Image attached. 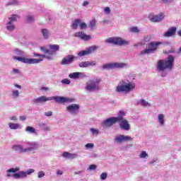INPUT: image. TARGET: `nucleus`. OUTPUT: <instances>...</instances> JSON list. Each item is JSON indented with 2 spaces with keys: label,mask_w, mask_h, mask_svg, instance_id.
<instances>
[{
  "label": "nucleus",
  "mask_w": 181,
  "mask_h": 181,
  "mask_svg": "<svg viewBox=\"0 0 181 181\" xmlns=\"http://www.w3.org/2000/svg\"><path fill=\"white\" fill-rule=\"evenodd\" d=\"M37 175L38 178L42 179V177H45V173L44 171H40L38 172Z\"/></svg>",
  "instance_id": "49530a36"
},
{
  "label": "nucleus",
  "mask_w": 181,
  "mask_h": 181,
  "mask_svg": "<svg viewBox=\"0 0 181 181\" xmlns=\"http://www.w3.org/2000/svg\"><path fill=\"white\" fill-rule=\"evenodd\" d=\"M97 169V165L93 164V165H90L88 170H95Z\"/></svg>",
  "instance_id": "de8ad7c7"
},
{
  "label": "nucleus",
  "mask_w": 181,
  "mask_h": 181,
  "mask_svg": "<svg viewBox=\"0 0 181 181\" xmlns=\"http://www.w3.org/2000/svg\"><path fill=\"white\" fill-rule=\"evenodd\" d=\"M97 25V21H95V19L92 20L90 23H89V26L90 28V29L93 30V29H94V28H95V25Z\"/></svg>",
  "instance_id": "4c0bfd02"
},
{
  "label": "nucleus",
  "mask_w": 181,
  "mask_h": 181,
  "mask_svg": "<svg viewBox=\"0 0 181 181\" xmlns=\"http://www.w3.org/2000/svg\"><path fill=\"white\" fill-rule=\"evenodd\" d=\"M78 78H86L87 74L84 72H78Z\"/></svg>",
  "instance_id": "a19ab883"
},
{
  "label": "nucleus",
  "mask_w": 181,
  "mask_h": 181,
  "mask_svg": "<svg viewBox=\"0 0 181 181\" xmlns=\"http://www.w3.org/2000/svg\"><path fill=\"white\" fill-rule=\"evenodd\" d=\"M56 174L58 176H61L62 175H63V171L62 170H57Z\"/></svg>",
  "instance_id": "13d9d810"
},
{
  "label": "nucleus",
  "mask_w": 181,
  "mask_h": 181,
  "mask_svg": "<svg viewBox=\"0 0 181 181\" xmlns=\"http://www.w3.org/2000/svg\"><path fill=\"white\" fill-rule=\"evenodd\" d=\"M104 11L106 13V15H110V13H111V8H110V7H105Z\"/></svg>",
  "instance_id": "09e8293b"
},
{
  "label": "nucleus",
  "mask_w": 181,
  "mask_h": 181,
  "mask_svg": "<svg viewBox=\"0 0 181 181\" xmlns=\"http://www.w3.org/2000/svg\"><path fill=\"white\" fill-rule=\"evenodd\" d=\"M75 37H80L82 40H90L91 36L86 35L83 32H78L74 34Z\"/></svg>",
  "instance_id": "412c9836"
},
{
  "label": "nucleus",
  "mask_w": 181,
  "mask_h": 181,
  "mask_svg": "<svg viewBox=\"0 0 181 181\" xmlns=\"http://www.w3.org/2000/svg\"><path fill=\"white\" fill-rule=\"evenodd\" d=\"M106 43H112V45H118L119 46H127L129 45V41L124 40L119 37H113L107 38Z\"/></svg>",
  "instance_id": "9d476101"
},
{
  "label": "nucleus",
  "mask_w": 181,
  "mask_h": 181,
  "mask_svg": "<svg viewBox=\"0 0 181 181\" xmlns=\"http://www.w3.org/2000/svg\"><path fill=\"white\" fill-rule=\"evenodd\" d=\"M40 50L43 52V53L47 54L49 53V49H46L45 47H41Z\"/></svg>",
  "instance_id": "864d4df0"
},
{
  "label": "nucleus",
  "mask_w": 181,
  "mask_h": 181,
  "mask_svg": "<svg viewBox=\"0 0 181 181\" xmlns=\"http://www.w3.org/2000/svg\"><path fill=\"white\" fill-rule=\"evenodd\" d=\"M148 19L151 22H162V21H163V19H165V14H163V13H160L157 15L151 13L148 16Z\"/></svg>",
  "instance_id": "ddd939ff"
},
{
  "label": "nucleus",
  "mask_w": 181,
  "mask_h": 181,
  "mask_svg": "<svg viewBox=\"0 0 181 181\" xmlns=\"http://www.w3.org/2000/svg\"><path fill=\"white\" fill-rule=\"evenodd\" d=\"M129 67V64L124 62H112L103 65V70H112L114 69H127Z\"/></svg>",
  "instance_id": "6e6552de"
},
{
  "label": "nucleus",
  "mask_w": 181,
  "mask_h": 181,
  "mask_svg": "<svg viewBox=\"0 0 181 181\" xmlns=\"http://www.w3.org/2000/svg\"><path fill=\"white\" fill-rule=\"evenodd\" d=\"M162 42H151L148 45V49L142 50L141 54H149L151 53H154L158 50V47L163 45Z\"/></svg>",
  "instance_id": "1a4fd4ad"
},
{
  "label": "nucleus",
  "mask_w": 181,
  "mask_h": 181,
  "mask_svg": "<svg viewBox=\"0 0 181 181\" xmlns=\"http://www.w3.org/2000/svg\"><path fill=\"white\" fill-rule=\"evenodd\" d=\"M135 83L134 81H130L128 79H121L115 88L116 93H123V94H129L135 90Z\"/></svg>",
  "instance_id": "7ed1b4c3"
},
{
  "label": "nucleus",
  "mask_w": 181,
  "mask_h": 181,
  "mask_svg": "<svg viewBox=\"0 0 181 181\" xmlns=\"http://www.w3.org/2000/svg\"><path fill=\"white\" fill-rule=\"evenodd\" d=\"M97 49H98V47L97 46L88 47L86 50L79 52L78 53V56H79V57H83V56H87V54H90V53H93V52H95V50H97Z\"/></svg>",
  "instance_id": "dca6fc26"
},
{
  "label": "nucleus",
  "mask_w": 181,
  "mask_h": 181,
  "mask_svg": "<svg viewBox=\"0 0 181 181\" xmlns=\"http://www.w3.org/2000/svg\"><path fill=\"white\" fill-rule=\"evenodd\" d=\"M34 56L35 57H40V59H30V58H26L23 57H16V56H13V59L14 60H18V62H21V63H25V64H37L42 62H43V57H46V55L45 54H40L37 53H34Z\"/></svg>",
  "instance_id": "423d86ee"
},
{
  "label": "nucleus",
  "mask_w": 181,
  "mask_h": 181,
  "mask_svg": "<svg viewBox=\"0 0 181 181\" xmlns=\"http://www.w3.org/2000/svg\"><path fill=\"white\" fill-rule=\"evenodd\" d=\"M41 90H42V91H49V88H47V87H42Z\"/></svg>",
  "instance_id": "0e129e2a"
},
{
  "label": "nucleus",
  "mask_w": 181,
  "mask_h": 181,
  "mask_svg": "<svg viewBox=\"0 0 181 181\" xmlns=\"http://www.w3.org/2000/svg\"><path fill=\"white\" fill-rule=\"evenodd\" d=\"M66 111L71 115H77L80 112V105L76 103L71 104L66 106Z\"/></svg>",
  "instance_id": "f8f14e48"
},
{
  "label": "nucleus",
  "mask_w": 181,
  "mask_h": 181,
  "mask_svg": "<svg viewBox=\"0 0 181 181\" xmlns=\"http://www.w3.org/2000/svg\"><path fill=\"white\" fill-rule=\"evenodd\" d=\"M97 62L95 61H85L79 63L78 66L81 69H84L86 67H90V66H96Z\"/></svg>",
  "instance_id": "6ab92c4d"
},
{
  "label": "nucleus",
  "mask_w": 181,
  "mask_h": 181,
  "mask_svg": "<svg viewBox=\"0 0 181 181\" xmlns=\"http://www.w3.org/2000/svg\"><path fill=\"white\" fill-rule=\"evenodd\" d=\"M44 115H45V117H52L53 115V112L52 111H48L44 113Z\"/></svg>",
  "instance_id": "3c124183"
},
{
  "label": "nucleus",
  "mask_w": 181,
  "mask_h": 181,
  "mask_svg": "<svg viewBox=\"0 0 181 181\" xmlns=\"http://www.w3.org/2000/svg\"><path fill=\"white\" fill-rule=\"evenodd\" d=\"M158 162V158H153L148 163V165H153Z\"/></svg>",
  "instance_id": "6e6d98bb"
},
{
  "label": "nucleus",
  "mask_w": 181,
  "mask_h": 181,
  "mask_svg": "<svg viewBox=\"0 0 181 181\" xmlns=\"http://www.w3.org/2000/svg\"><path fill=\"white\" fill-rule=\"evenodd\" d=\"M8 127L10 128V129H21L22 125H21V124L19 123L9 122Z\"/></svg>",
  "instance_id": "5701e85b"
},
{
  "label": "nucleus",
  "mask_w": 181,
  "mask_h": 181,
  "mask_svg": "<svg viewBox=\"0 0 181 181\" xmlns=\"http://www.w3.org/2000/svg\"><path fill=\"white\" fill-rule=\"evenodd\" d=\"M100 83H101V78L96 77L93 79H89L86 83L85 90L87 93H94L100 90Z\"/></svg>",
  "instance_id": "0eeeda50"
},
{
  "label": "nucleus",
  "mask_w": 181,
  "mask_h": 181,
  "mask_svg": "<svg viewBox=\"0 0 181 181\" xmlns=\"http://www.w3.org/2000/svg\"><path fill=\"white\" fill-rule=\"evenodd\" d=\"M35 19L36 18H35V16H32V15L27 16V21L29 23L35 22Z\"/></svg>",
  "instance_id": "58836bf2"
},
{
  "label": "nucleus",
  "mask_w": 181,
  "mask_h": 181,
  "mask_svg": "<svg viewBox=\"0 0 181 181\" xmlns=\"http://www.w3.org/2000/svg\"><path fill=\"white\" fill-rule=\"evenodd\" d=\"M14 87H16V88H18V90H22V86L18 83L14 84Z\"/></svg>",
  "instance_id": "bf43d9fd"
},
{
  "label": "nucleus",
  "mask_w": 181,
  "mask_h": 181,
  "mask_svg": "<svg viewBox=\"0 0 181 181\" xmlns=\"http://www.w3.org/2000/svg\"><path fill=\"white\" fill-rule=\"evenodd\" d=\"M8 5H18V0H11Z\"/></svg>",
  "instance_id": "8fccbe9b"
},
{
  "label": "nucleus",
  "mask_w": 181,
  "mask_h": 181,
  "mask_svg": "<svg viewBox=\"0 0 181 181\" xmlns=\"http://www.w3.org/2000/svg\"><path fill=\"white\" fill-rule=\"evenodd\" d=\"M80 29H87V24L86 23H80L79 24Z\"/></svg>",
  "instance_id": "a18cd8bd"
},
{
  "label": "nucleus",
  "mask_w": 181,
  "mask_h": 181,
  "mask_svg": "<svg viewBox=\"0 0 181 181\" xmlns=\"http://www.w3.org/2000/svg\"><path fill=\"white\" fill-rule=\"evenodd\" d=\"M69 78H73L74 80H76L78 78V72H74L69 75Z\"/></svg>",
  "instance_id": "c9c22d12"
},
{
  "label": "nucleus",
  "mask_w": 181,
  "mask_h": 181,
  "mask_svg": "<svg viewBox=\"0 0 181 181\" xmlns=\"http://www.w3.org/2000/svg\"><path fill=\"white\" fill-rule=\"evenodd\" d=\"M80 23H81V19H76L72 22V29H77L78 26H80Z\"/></svg>",
  "instance_id": "c85d7f7f"
},
{
  "label": "nucleus",
  "mask_w": 181,
  "mask_h": 181,
  "mask_svg": "<svg viewBox=\"0 0 181 181\" xmlns=\"http://www.w3.org/2000/svg\"><path fill=\"white\" fill-rule=\"evenodd\" d=\"M6 29L8 32H13V30L16 29V27L15 26V24L13 23H10L9 21H8L6 25Z\"/></svg>",
  "instance_id": "393cba45"
},
{
  "label": "nucleus",
  "mask_w": 181,
  "mask_h": 181,
  "mask_svg": "<svg viewBox=\"0 0 181 181\" xmlns=\"http://www.w3.org/2000/svg\"><path fill=\"white\" fill-rule=\"evenodd\" d=\"M13 74H21V70L13 68Z\"/></svg>",
  "instance_id": "603ef678"
},
{
  "label": "nucleus",
  "mask_w": 181,
  "mask_h": 181,
  "mask_svg": "<svg viewBox=\"0 0 181 181\" xmlns=\"http://www.w3.org/2000/svg\"><path fill=\"white\" fill-rule=\"evenodd\" d=\"M88 4H90V3H88V1H83V6H87V5H88Z\"/></svg>",
  "instance_id": "774afa93"
},
{
  "label": "nucleus",
  "mask_w": 181,
  "mask_h": 181,
  "mask_svg": "<svg viewBox=\"0 0 181 181\" xmlns=\"http://www.w3.org/2000/svg\"><path fill=\"white\" fill-rule=\"evenodd\" d=\"M49 49L56 53V52L59 50L60 46H59V45H49Z\"/></svg>",
  "instance_id": "f704fd0d"
},
{
  "label": "nucleus",
  "mask_w": 181,
  "mask_h": 181,
  "mask_svg": "<svg viewBox=\"0 0 181 181\" xmlns=\"http://www.w3.org/2000/svg\"><path fill=\"white\" fill-rule=\"evenodd\" d=\"M138 104H139V105H141V107H151V104H149L148 102H146V100L144 99H141L140 100H139Z\"/></svg>",
  "instance_id": "7c9ffc66"
},
{
  "label": "nucleus",
  "mask_w": 181,
  "mask_h": 181,
  "mask_svg": "<svg viewBox=\"0 0 181 181\" xmlns=\"http://www.w3.org/2000/svg\"><path fill=\"white\" fill-rule=\"evenodd\" d=\"M47 54H56V52L54 51H51V50H49V52H47Z\"/></svg>",
  "instance_id": "338daca9"
},
{
  "label": "nucleus",
  "mask_w": 181,
  "mask_h": 181,
  "mask_svg": "<svg viewBox=\"0 0 181 181\" xmlns=\"http://www.w3.org/2000/svg\"><path fill=\"white\" fill-rule=\"evenodd\" d=\"M163 4H170L172 2V0H161Z\"/></svg>",
  "instance_id": "680f3d73"
},
{
  "label": "nucleus",
  "mask_w": 181,
  "mask_h": 181,
  "mask_svg": "<svg viewBox=\"0 0 181 181\" xmlns=\"http://www.w3.org/2000/svg\"><path fill=\"white\" fill-rule=\"evenodd\" d=\"M117 119L115 118V117L107 118L103 122L102 125H103L105 128H110V127H112L114 124H117V122H118Z\"/></svg>",
  "instance_id": "2eb2a0df"
},
{
  "label": "nucleus",
  "mask_w": 181,
  "mask_h": 181,
  "mask_svg": "<svg viewBox=\"0 0 181 181\" xmlns=\"http://www.w3.org/2000/svg\"><path fill=\"white\" fill-rule=\"evenodd\" d=\"M90 132H91L92 135H99L100 134V130L94 128L90 129Z\"/></svg>",
  "instance_id": "e433bc0d"
},
{
  "label": "nucleus",
  "mask_w": 181,
  "mask_h": 181,
  "mask_svg": "<svg viewBox=\"0 0 181 181\" xmlns=\"http://www.w3.org/2000/svg\"><path fill=\"white\" fill-rule=\"evenodd\" d=\"M39 127L40 129H42V131H45V132H48L49 131H52V127L50 126L47 125L45 123L41 122L39 124Z\"/></svg>",
  "instance_id": "b1692460"
},
{
  "label": "nucleus",
  "mask_w": 181,
  "mask_h": 181,
  "mask_svg": "<svg viewBox=\"0 0 181 181\" xmlns=\"http://www.w3.org/2000/svg\"><path fill=\"white\" fill-rule=\"evenodd\" d=\"M76 158H78V154L70 153L69 157L68 159H76Z\"/></svg>",
  "instance_id": "79ce46f5"
},
{
  "label": "nucleus",
  "mask_w": 181,
  "mask_h": 181,
  "mask_svg": "<svg viewBox=\"0 0 181 181\" xmlns=\"http://www.w3.org/2000/svg\"><path fill=\"white\" fill-rule=\"evenodd\" d=\"M41 33L42 35L43 39L47 40L50 37V31L46 28L41 30Z\"/></svg>",
  "instance_id": "a878e982"
},
{
  "label": "nucleus",
  "mask_w": 181,
  "mask_h": 181,
  "mask_svg": "<svg viewBox=\"0 0 181 181\" xmlns=\"http://www.w3.org/2000/svg\"><path fill=\"white\" fill-rule=\"evenodd\" d=\"M143 40H151V36L147 35L144 37Z\"/></svg>",
  "instance_id": "69168bd1"
},
{
  "label": "nucleus",
  "mask_w": 181,
  "mask_h": 181,
  "mask_svg": "<svg viewBox=\"0 0 181 181\" xmlns=\"http://www.w3.org/2000/svg\"><path fill=\"white\" fill-rule=\"evenodd\" d=\"M21 167L12 168L6 171L7 177H13L14 179H25L28 176L35 173V169L29 168L25 171H20ZM20 171V172H19ZM16 172H19L16 173ZM14 173V174H11Z\"/></svg>",
  "instance_id": "20e7f679"
},
{
  "label": "nucleus",
  "mask_w": 181,
  "mask_h": 181,
  "mask_svg": "<svg viewBox=\"0 0 181 181\" xmlns=\"http://www.w3.org/2000/svg\"><path fill=\"white\" fill-rule=\"evenodd\" d=\"M47 59L48 60H53V57H50V56H46L45 57H43V59Z\"/></svg>",
  "instance_id": "e2e57ef3"
},
{
  "label": "nucleus",
  "mask_w": 181,
  "mask_h": 181,
  "mask_svg": "<svg viewBox=\"0 0 181 181\" xmlns=\"http://www.w3.org/2000/svg\"><path fill=\"white\" fill-rule=\"evenodd\" d=\"M14 54H16L17 56H21L22 57H23V56H25V52L21 49H16L13 51Z\"/></svg>",
  "instance_id": "72a5a7b5"
},
{
  "label": "nucleus",
  "mask_w": 181,
  "mask_h": 181,
  "mask_svg": "<svg viewBox=\"0 0 181 181\" xmlns=\"http://www.w3.org/2000/svg\"><path fill=\"white\" fill-rule=\"evenodd\" d=\"M63 158H66L67 159H69V156H70V153L69 152H64L62 154Z\"/></svg>",
  "instance_id": "5fc2aeb1"
},
{
  "label": "nucleus",
  "mask_w": 181,
  "mask_h": 181,
  "mask_svg": "<svg viewBox=\"0 0 181 181\" xmlns=\"http://www.w3.org/2000/svg\"><path fill=\"white\" fill-rule=\"evenodd\" d=\"M11 97L13 100H16L21 97V91L19 90L11 88Z\"/></svg>",
  "instance_id": "4be33fe9"
},
{
  "label": "nucleus",
  "mask_w": 181,
  "mask_h": 181,
  "mask_svg": "<svg viewBox=\"0 0 181 181\" xmlns=\"http://www.w3.org/2000/svg\"><path fill=\"white\" fill-rule=\"evenodd\" d=\"M10 121H18V117L16 116H11L9 117Z\"/></svg>",
  "instance_id": "4d7b16f0"
},
{
  "label": "nucleus",
  "mask_w": 181,
  "mask_h": 181,
  "mask_svg": "<svg viewBox=\"0 0 181 181\" xmlns=\"http://www.w3.org/2000/svg\"><path fill=\"white\" fill-rule=\"evenodd\" d=\"M19 19V16L13 14L10 18H8V22L11 23H13V22H16Z\"/></svg>",
  "instance_id": "c756f323"
},
{
  "label": "nucleus",
  "mask_w": 181,
  "mask_h": 181,
  "mask_svg": "<svg viewBox=\"0 0 181 181\" xmlns=\"http://www.w3.org/2000/svg\"><path fill=\"white\" fill-rule=\"evenodd\" d=\"M176 30L177 28L176 27H170L167 32L163 34L164 37H171L176 35Z\"/></svg>",
  "instance_id": "aec40b11"
},
{
  "label": "nucleus",
  "mask_w": 181,
  "mask_h": 181,
  "mask_svg": "<svg viewBox=\"0 0 181 181\" xmlns=\"http://www.w3.org/2000/svg\"><path fill=\"white\" fill-rule=\"evenodd\" d=\"M139 158L140 159H148L149 158V155L148 154V153H146V151H142L140 152Z\"/></svg>",
  "instance_id": "cd10ccee"
},
{
  "label": "nucleus",
  "mask_w": 181,
  "mask_h": 181,
  "mask_svg": "<svg viewBox=\"0 0 181 181\" xmlns=\"http://www.w3.org/2000/svg\"><path fill=\"white\" fill-rule=\"evenodd\" d=\"M157 122L160 127H165L166 122V115L163 113H160L157 115Z\"/></svg>",
  "instance_id": "a211bd4d"
},
{
  "label": "nucleus",
  "mask_w": 181,
  "mask_h": 181,
  "mask_svg": "<svg viewBox=\"0 0 181 181\" xmlns=\"http://www.w3.org/2000/svg\"><path fill=\"white\" fill-rule=\"evenodd\" d=\"M40 145L37 141H25L21 144H16L12 146L13 151L18 152V153H29L30 152H36L39 151Z\"/></svg>",
  "instance_id": "f257e3e1"
},
{
  "label": "nucleus",
  "mask_w": 181,
  "mask_h": 181,
  "mask_svg": "<svg viewBox=\"0 0 181 181\" xmlns=\"http://www.w3.org/2000/svg\"><path fill=\"white\" fill-rule=\"evenodd\" d=\"M119 125L121 129H123V131H129L131 129V124H129V122L126 119H124L123 120H119Z\"/></svg>",
  "instance_id": "f3484780"
},
{
  "label": "nucleus",
  "mask_w": 181,
  "mask_h": 181,
  "mask_svg": "<svg viewBox=\"0 0 181 181\" xmlns=\"http://www.w3.org/2000/svg\"><path fill=\"white\" fill-rule=\"evenodd\" d=\"M25 132L28 134H34V135H37V132H36V129L30 126H28L25 128Z\"/></svg>",
  "instance_id": "bb28decb"
},
{
  "label": "nucleus",
  "mask_w": 181,
  "mask_h": 181,
  "mask_svg": "<svg viewBox=\"0 0 181 181\" xmlns=\"http://www.w3.org/2000/svg\"><path fill=\"white\" fill-rule=\"evenodd\" d=\"M26 119H27L26 116H21L19 117L20 121H26Z\"/></svg>",
  "instance_id": "052dcab7"
},
{
  "label": "nucleus",
  "mask_w": 181,
  "mask_h": 181,
  "mask_svg": "<svg viewBox=\"0 0 181 181\" xmlns=\"http://www.w3.org/2000/svg\"><path fill=\"white\" fill-rule=\"evenodd\" d=\"M175 63V57L169 55L166 59H160L157 62V71L163 73L165 70H172Z\"/></svg>",
  "instance_id": "39448f33"
},
{
  "label": "nucleus",
  "mask_w": 181,
  "mask_h": 181,
  "mask_svg": "<svg viewBox=\"0 0 181 181\" xmlns=\"http://www.w3.org/2000/svg\"><path fill=\"white\" fill-rule=\"evenodd\" d=\"M114 141L117 145H121L124 142H132L134 141V138L124 134H117L115 136Z\"/></svg>",
  "instance_id": "9b49d317"
},
{
  "label": "nucleus",
  "mask_w": 181,
  "mask_h": 181,
  "mask_svg": "<svg viewBox=\"0 0 181 181\" xmlns=\"http://www.w3.org/2000/svg\"><path fill=\"white\" fill-rule=\"evenodd\" d=\"M129 32H131L132 33H136V35H139V33H141V30L138 27L134 26L130 28Z\"/></svg>",
  "instance_id": "2f4dec72"
},
{
  "label": "nucleus",
  "mask_w": 181,
  "mask_h": 181,
  "mask_svg": "<svg viewBox=\"0 0 181 181\" xmlns=\"http://www.w3.org/2000/svg\"><path fill=\"white\" fill-rule=\"evenodd\" d=\"M61 83H62V84L69 85V84H70L71 82L69 81V79H68V78H64V79H63V80L61 81Z\"/></svg>",
  "instance_id": "c03bdc74"
},
{
  "label": "nucleus",
  "mask_w": 181,
  "mask_h": 181,
  "mask_svg": "<svg viewBox=\"0 0 181 181\" xmlns=\"http://www.w3.org/2000/svg\"><path fill=\"white\" fill-rule=\"evenodd\" d=\"M86 149H94V144L93 143H88L85 145Z\"/></svg>",
  "instance_id": "ea45409f"
},
{
  "label": "nucleus",
  "mask_w": 181,
  "mask_h": 181,
  "mask_svg": "<svg viewBox=\"0 0 181 181\" xmlns=\"http://www.w3.org/2000/svg\"><path fill=\"white\" fill-rule=\"evenodd\" d=\"M124 115H125V112H124V111H120L119 113H118V117H116L115 118H117V119H116V121H117V122L119 121H122L124 119Z\"/></svg>",
  "instance_id": "473e14b6"
},
{
  "label": "nucleus",
  "mask_w": 181,
  "mask_h": 181,
  "mask_svg": "<svg viewBox=\"0 0 181 181\" xmlns=\"http://www.w3.org/2000/svg\"><path fill=\"white\" fill-rule=\"evenodd\" d=\"M107 176H108V174H107V173H103L100 175V180H105V179H107Z\"/></svg>",
  "instance_id": "37998d69"
},
{
  "label": "nucleus",
  "mask_w": 181,
  "mask_h": 181,
  "mask_svg": "<svg viewBox=\"0 0 181 181\" xmlns=\"http://www.w3.org/2000/svg\"><path fill=\"white\" fill-rule=\"evenodd\" d=\"M77 59V57L74 55H66L65 57H64L61 62V64L62 66H66V64H71Z\"/></svg>",
  "instance_id": "4468645a"
},
{
  "label": "nucleus",
  "mask_w": 181,
  "mask_h": 181,
  "mask_svg": "<svg viewBox=\"0 0 181 181\" xmlns=\"http://www.w3.org/2000/svg\"><path fill=\"white\" fill-rule=\"evenodd\" d=\"M54 100L55 103L58 104H64L66 103H74L76 99L73 98H64L63 96H52V97H46L45 95L40 96L35 99H33L32 101L34 104H42V103H46L47 101Z\"/></svg>",
  "instance_id": "f03ea898"
}]
</instances>
